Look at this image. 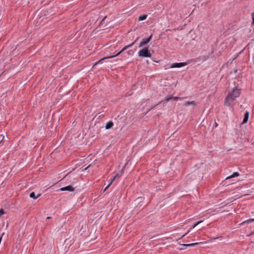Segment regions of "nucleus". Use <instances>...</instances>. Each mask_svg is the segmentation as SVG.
<instances>
[{
    "label": "nucleus",
    "instance_id": "obj_1",
    "mask_svg": "<svg viewBox=\"0 0 254 254\" xmlns=\"http://www.w3.org/2000/svg\"><path fill=\"white\" fill-rule=\"evenodd\" d=\"M240 95V90L237 86H235L232 91L230 92L225 99V105L227 106H231L233 102Z\"/></svg>",
    "mask_w": 254,
    "mask_h": 254
},
{
    "label": "nucleus",
    "instance_id": "obj_2",
    "mask_svg": "<svg viewBox=\"0 0 254 254\" xmlns=\"http://www.w3.org/2000/svg\"><path fill=\"white\" fill-rule=\"evenodd\" d=\"M138 56L141 58H150L151 54L148 50L147 47H144L141 49L138 53Z\"/></svg>",
    "mask_w": 254,
    "mask_h": 254
},
{
    "label": "nucleus",
    "instance_id": "obj_3",
    "mask_svg": "<svg viewBox=\"0 0 254 254\" xmlns=\"http://www.w3.org/2000/svg\"><path fill=\"white\" fill-rule=\"evenodd\" d=\"M137 38L135 40L134 42H132L131 44L125 46L121 51H120L119 52H118L116 55L104 58L102 60H101L100 61H99L98 63L101 62L102 61H103V60H104L105 59H111V58H113L114 57H117V56H119L122 52H123L124 51H125L127 49H128V48H130L131 46H132L134 45V44L135 42V41L137 40Z\"/></svg>",
    "mask_w": 254,
    "mask_h": 254
},
{
    "label": "nucleus",
    "instance_id": "obj_4",
    "mask_svg": "<svg viewBox=\"0 0 254 254\" xmlns=\"http://www.w3.org/2000/svg\"><path fill=\"white\" fill-rule=\"evenodd\" d=\"M152 37V35H151L149 37H148L147 38H143L141 40V41L140 42L138 47H143L144 45L147 44L151 40Z\"/></svg>",
    "mask_w": 254,
    "mask_h": 254
},
{
    "label": "nucleus",
    "instance_id": "obj_5",
    "mask_svg": "<svg viewBox=\"0 0 254 254\" xmlns=\"http://www.w3.org/2000/svg\"><path fill=\"white\" fill-rule=\"evenodd\" d=\"M187 65L186 63H176L173 64L170 67L171 68H180Z\"/></svg>",
    "mask_w": 254,
    "mask_h": 254
},
{
    "label": "nucleus",
    "instance_id": "obj_6",
    "mask_svg": "<svg viewBox=\"0 0 254 254\" xmlns=\"http://www.w3.org/2000/svg\"><path fill=\"white\" fill-rule=\"evenodd\" d=\"M74 190V188L72 187L70 185L60 189V190L61 191L67 190L69 191H73Z\"/></svg>",
    "mask_w": 254,
    "mask_h": 254
},
{
    "label": "nucleus",
    "instance_id": "obj_7",
    "mask_svg": "<svg viewBox=\"0 0 254 254\" xmlns=\"http://www.w3.org/2000/svg\"><path fill=\"white\" fill-rule=\"evenodd\" d=\"M249 117V112L248 111H246L244 115V118L242 123V124H246L248 121Z\"/></svg>",
    "mask_w": 254,
    "mask_h": 254
},
{
    "label": "nucleus",
    "instance_id": "obj_8",
    "mask_svg": "<svg viewBox=\"0 0 254 254\" xmlns=\"http://www.w3.org/2000/svg\"><path fill=\"white\" fill-rule=\"evenodd\" d=\"M114 125L113 122L112 121H109L107 123L105 128L107 129L111 128L113 127Z\"/></svg>",
    "mask_w": 254,
    "mask_h": 254
},
{
    "label": "nucleus",
    "instance_id": "obj_9",
    "mask_svg": "<svg viewBox=\"0 0 254 254\" xmlns=\"http://www.w3.org/2000/svg\"><path fill=\"white\" fill-rule=\"evenodd\" d=\"M196 103L195 101H187L185 103V104H184V106H190V105H192L193 106H195L196 105Z\"/></svg>",
    "mask_w": 254,
    "mask_h": 254
},
{
    "label": "nucleus",
    "instance_id": "obj_10",
    "mask_svg": "<svg viewBox=\"0 0 254 254\" xmlns=\"http://www.w3.org/2000/svg\"><path fill=\"white\" fill-rule=\"evenodd\" d=\"M40 195H41V194L39 193L37 196H36L34 192H32L30 194V197L32 198H33V199H35L37 198Z\"/></svg>",
    "mask_w": 254,
    "mask_h": 254
},
{
    "label": "nucleus",
    "instance_id": "obj_11",
    "mask_svg": "<svg viewBox=\"0 0 254 254\" xmlns=\"http://www.w3.org/2000/svg\"><path fill=\"white\" fill-rule=\"evenodd\" d=\"M239 176V174L238 172H234L231 176L227 177L226 179V180L229 179H231V178H234L235 177H237Z\"/></svg>",
    "mask_w": 254,
    "mask_h": 254
},
{
    "label": "nucleus",
    "instance_id": "obj_12",
    "mask_svg": "<svg viewBox=\"0 0 254 254\" xmlns=\"http://www.w3.org/2000/svg\"><path fill=\"white\" fill-rule=\"evenodd\" d=\"M198 244H199L198 243H191V244H182L181 245L183 247L188 248V247H191V246H196V245H198Z\"/></svg>",
    "mask_w": 254,
    "mask_h": 254
},
{
    "label": "nucleus",
    "instance_id": "obj_13",
    "mask_svg": "<svg viewBox=\"0 0 254 254\" xmlns=\"http://www.w3.org/2000/svg\"><path fill=\"white\" fill-rule=\"evenodd\" d=\"M115 179H116V178L114 177H113V178H112L111 179L109 184L107 185V186L104 190V191H105L110 186V185L113 183V182L115 180Z\"/></svg>",
    "mask_w": 254,
    "mask_h": 254
},
{
    "label": "nucleus",
    "instance_id": "obj_14",
    "mask_svg": "<svg viewBox=\"0 0 254 254\" xmlns=\"http://www.w3.org/2000/svg\"><path fill=\"white\" fill-rule=\"evenodd\" d=\"M146 18H147V15L144 14V15L140 16L138 17V20L139 21H142V20H144L146 19Z\"/></svg>",
    "mask_w": 254,
    "mask_h": 254
},
{
    "label": "nucleus",
    "instance_id": "obj_15",
    "mask_svg": "<svg viewBox=\"0 0 254 254\" xmlns=\"http://www.w3.org/2000/svg\"><path fill=\"white\" fill-rule=\"evenodd\" d=\"M2 141L4 142L7 141L5 139V137L3 135L0 134V143H1Z\"/></svg>",
    "mask_w": 254,
    "mask_h": 254
},
{
    "label": "nucleus",
    "instance_id": "obj_16",
    "mask_svg": "<svg viewBox=\"0 0 254 254\" xmlns=\"http://www.w3.org/2000/svg\"><path fill=\"white\" fill-rule=\"evenodd\" d=\"M135 51V49L134 50H128L127 52V53L128 55H132L134 51Z\"/></svg>",
    "mask_w": 254,
    "mask_h": 254
},
{
    "label": "nucleus",
    "instance_id": "obj_17",
    "mask_svg": "<svg viewBox=\"0 0 254 254\" xmlns=\"http://www.w3.org/2000/svg\"><path fill=\"white\" fill-rule=\"evenodd\" d=\"M172 99H173V96H167L165 98V101L166 102H168L170 101L171 100H172Z\"/></svg>",
    "mask_w": 254,
    "mask_h": 254
},
{
    "label": "nucleus",
    "instance_id": "obj_18",
    "mask_svg": "<svg viewBox=\"0 0 254 254\" xmlns=\"http://www.w3.org/2000/svg\"><path fill=\"white\" fill-rule=\"evenodd\" d=\"M254 219H248L247 220H246L245 221H244L243 224H245V223H251V222H254Z\"/></svg>",
    "mask_w": 254,
    "mask_h": 254
},
{
    "label": "nucleus",
    "instance_id": "obj_19",
    "mask_svg": "<svg viewBox=\"0 0 254 254\" xmlns=\"http://www.w3.org/2000/svg\"><path fill=\"white\" fill-rule=\"evenodd\" d=\"M91 166V164L90 165H89L88 166H86L85 165H83L82 167V171H86L89 167H90Z\"/></svg>",
    "mask_w": 254,
    "mask_h": 254
},
{
    "label": "nucleus",
    "instance_id": "obj_20",
    "mask_svg": "<svg viewBox=\"0 0 254 254\" xmlns=\"http://www.w3.org/2000/svg\"><path fill=\"white\" fill-rule=\"evenodd\" d=\"M123 169L121 171V173L120 174H117L115 176H114V177H115V178H120L123 174Z\"/></svg>",
    "mask_w": 254,
    "mask_h": 254
},
{
    "label": "nucleus",
    "instance_id": "obj_21",
    "mask_svg": "<svg viewBox=\"0 0 254 254\" xmlns=\"http://www.w3.org/2000/svg\"><path fill=\"white\" fill-rule=\"evenodd\" d=\"M143 199V198L142 197H138L137 199H136L135 201L137 202H141Z\"/></svg>",
    "mask_w": 254,
    "mask_h": 254
},
{
    "label": "nucleus",
    "instance_id": "obj_22",
    "mask_svg": "<svg viewBox=\"0 0 254 254\" xmlns=\"http://www.w3.org/2000/svg\"><path fill=\"white\" fill-rule=\"evenodd\" d=\"M4 213V211L3 209L1 208L0 209V217L2 215H3Z\"/></svg>",
    "mask_w": 254,
    "mask_h": 254
},
{
    "label": "nucleus",
    "instance_id": "obj_23",
    "mask_svg": "<svg viewBox=\"0 0 254 254\" xmlns=\"http://www.w3.org/2000/svg\"><path fill=\"white\" fill-rule=\"evenodd\" d=\"M252 16L253 19L252 24L254 25V11L252 13Z\"/></svg>",
    "mask_w": 254,
    "mask_h": 254
},
{
    "label": "nucleus",
    "instance_id": "obj_24",
    "mask_svg": "<svg viewBox=\"0 0 254 254\" xmlns=\"http://www.w3.org/2000/svg\"><path fill=\"white\" fill-rule=\"evenodd\" d=\"M202 222V221H198L195 224H194L193 225H194V227H196L197 225H198L199 224H200V223Z\"/></svg>",
    "mask_w": 254,
    "mask_h": 254
},
{
    "label": "nucleus",
    "instance_id": "obj_25",
    "mask_svg": "<svg viewBox=\"0 0 254 254\" xmlns=\"http://www.w3.org/2000/svg\"><path fill=\"white\" fill-rule=\"evenodd\" d=\"M180 99V98L179 97H173V99H172L174 100H177H177H179Z\"/></svg>",
    "mask_w": 254,
    "mask_h": 254
},
{
    "label": "nucleus",
    "instance_id": "obj_26",
    "mask_svg": "<svg viewBox=\"0 0 254 254\" xmlns=\"http://www.w3.org/2000/svg\"><path fill=\"white\" fill-rule=\"evenodd\" d=\"M190 230H189V231H188V232H187V233H186V234H185L184 235H182V236H181V238H183V237H185L186 235H187V234L190 232Z\"/></svg>",
    "mask_w": 254,
    "mask_h": 254
},
{
    "label": "nucleus",
    "instance_id": "obj_27",
    "mask_svg": "<svg viewBox=\"0 0 254 254\" xmlns=\"http://www.w3.org/2000/svg\"><path fill=\"white\" fill-rule=\"evenodd\" d=\"M155 107V106H153V107H152L151 108H150V109H148V110H147V112H149V111H150L152 109L154 108Z\"/></svg>",
    "mask_w": 254,
    "mask_h": 254
},
{
    "label": "nucleus",
    "instance_id": "obj_28",
    "mask_svg": "<svg viewBox=\"0 0 254 254\" xmlns=\"http://www.w3.org/2000/svg\"><path fill=\"white\" fill-rule=\"evenodd\" d=\"M106 18V17H105V18H104L102 20V21H101V24H102V23L103 22V21H104V20L105 19V18Z\"/></svg>",
    "mask_w": 254,
    "mask_h": 254
},
{
    "label": "nucleus",
    "instance_id": "obj_29",
    "mask_svg": "<svg viewBox=\"0 0 254 254\" xmlns=\"http://www.w3.org/2000/svg\"><path fill=\"white\" fill-rule=\"evenodd\" d=\"M194 228H195V227H194V225H193L192 227L190 229V230H191V229Z\"/></svg>",
    "mask_w": 254,
    "mask_h": 254
},
{
    "label": "nucleus",
    "instance_id": "obj_30",
    "mask_svg": "<svg viewBox=\"0 0 254 254\" xmlns=\"http://www.w3.org/2000/svg\"><path fill=\"white\" fill-rule=\"evenodd\" d=\"M50 218H51V217H47V219H50Z\"/></svg>",
    "mask_w": 254,
    "mask_h": 254
},
{
    "label": "nucleus",
    "instance_id": "obj_31",
    "mask_svg": "<svg viewBox=\"0 0 254 254\" xmlns=\"http://www.w3.org/2000/svg\"><path fill=\"white\" fill-rule=\"evenodd\" d=\"M183 249H184V248H180V249H179V250H183Z\"/></svg>",
    "mask_w": 254,
    "mask_h": 254
},
{
    "label": "nucleus",
    "instance_id": "obj_32",
    "mask_svg": "<svg viewBox=\"0 0 254 254\" xmlns=\"http://www.w3.org/2000/svg\"><path fill=\"white\" fill-rule=\"evenodd\" d=\"M235 72H237V70H234Z\"/></svg>",
    "mask_w": 254,
    "mask_h": 254
}]
</instances>
